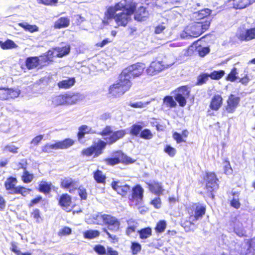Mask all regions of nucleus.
<instances>
[{
    "label": "nucleus",
    "instance_id": "1",
    "mask_svg": "<svg viewBox=\"0 0 255 255\" xmlns=\"http://www.w3.org/2000/svg\"><path fill=\"white\" fill-rule=\"evenodd\" d=\"M132 14L134 20L139 22L145 20L149 15L146 7L141 5L137 8L134 0H122L107 8L103 22L108 24L114 19L118 26L126 27L131 20Z\"/></svg>",
    "mask_w": 255,
    "mask_h": 255
},
{
    "label": "nucleus",
    "instance_id": "2",
    "mask_svg": "<svg viewBox=\"0 0 255 255\" xmlns=\"http://www.w3.org/2000/svg\"><path fill=\"white\" fill-rule=\"evenodd\" d=\"M98 134L102 136H109L105 138L106 141L99 139L97 142H94L91 145L83 149L81 152L82 156L87 157L93 155L94 158L99 156L103 153L107 144H113L124 137L126 134V131L125 129H120L113 131L111 126H106Z\"/></svg>",
    "mask_w": 255,
    "mask_h": 255
},
{
    "label": "nucleus",
    "instance_id": "3",
    "mask_svg": "<svg viewBox=\"0 0 255 255\" xmlns=\"http://www.w3.org/2000/svg\"><path fill=\"white\" fill-rule=\"evenodd\" d=\"M186 211L189 217L182 219L180 221V225L186 232L193 231L195 226L194 222L201 219L206 214V206L200 203H194L186 208Z\"/></svg>",
    "mask_w": 255,
    "mask_h": 255
},
{
    "label": "nucleus",
    "instance_id": "4",
    "mask_svg": "<svg viewBox=\"0 0 255 255\" xmlns=\"http://www.w3.org/2000/svg\"><path fill=\"white\" fill-rule=\"evenodd\" d=\"M100 219L107 227V229L103 228V231L107 234L111 243L112 244L118 243L119 241V237L116 235L111 234L108 230L113 233L119 231L121 226L120 220L115 216L106 214L101 215Z\"/></svg>",
    "mask_w": 255,
    "mask_h": 255
},
{
    "label": "nucleus",
    "instance_id": "5",
    "mask_svg": "<svg viewBox=\"0 0 255 255\" xmlns=\"http://www.w3.org/2000/svg\"><path fill=\"white\" fill-rule=\"evenodd\" d=\"M131 86L130 80L125 79L120 74L118 79L109 87V93L115 97H118L128 91Z\"/></svg>",
    "mask_w": 255,
    "mask_h": 255
},
{
    "label": "nucleus",
    "instance_id": "6",
    "mask_svg": "<svg viewBox=\"0 0 255 255\" xmlns=\"http://www.w3.org/2000/svg\"><path fill=\"white\" fill-rule=\"evenodd\" d=\"M205 183V189L209 194V196L212 199H214V193L219 188V180L216 174L214 172H205L203 177Z\"/></svg>",
    "mask_w": 255,
    "mask_h": 255
},
{
    "label": "nucleus",
    "instance_id": "7",
    "mask_svg": "<svg viewBox=\"0 0 255 255\" xmlns=\"http://www.w3.org/2000/svg\"><path fill=\"white\" fill-rule=\"evenodd\" d=\"M146 68L144 63L137 62L124 69L121 74L127 79H134L143 75Z\"/></svg>",
    "mask_w": 255,
    "mask_h": 255
},
{
    "label": "nucleus",
    "instance_id": "8",
    "mask_svg": "<svg viewBox=\"0 0 255 255\" xmlns=\"http://www.w3.org/2000/svg\"><path fill=\"white\" fill-rule=\"evenodd\" d=\"M75 143V141L71 138H67L62 140L58 141L53 144L46 143L41 147L43 153H50L53 149H67Z\"/></svg>",
    "mask_w": 255,
    "mask_h": 255
},
{
    "label": "nucleus",
    "instance_id": "9",
    "mask_svg": "<svg viewBox=\"0 0 255 255\" xmlns=\"http://www.w3.org/2000/svg\"><path fill=\"white\" fill-rule=\"evenodd\" d=\"M209 27V23L206 22L205 24L194 22L187 25L185 29V33L190 36L197 37L207 31Z\"/></svg>",
    "mask_w": 255,
    "mask_h": 255
},
{
    "label": "nucleus",
    "instance_id": "10",
    "mask_svg": "<svg viewBox=\"0 0 255 255\" xmlns=\"http://www.w3.org/2000/svg\"><path fill=\"white\" fill-rule=\"evenodd\" d=\"M173 92L174 93V98L178 103L179 106L184 107L187 104V99L190 96V90L188 86H181L176 88Z\"/></svg>",
    "mask_w": 255,
    "mask_h": 255
},
{
    "label": "nucleus",
    "instance_id": "11",
    "mask_svg": "<svg viewBox=\"0 0 255 255\" xmlns=\"http://www.w3.org/2000/svg\"><path fill=\"white\" fill-rule=\"evenodd\" d=\"M117 154L113 157H108L104 159V162L108 166H114L120 163L124 164H129L135 162V160L124 154L123 152L118 151Z\"/></svg>",
    "mask_w": 255,
    "mask_h": 255
},
{
    "label": "nucleus",
    "instance_id": "12",
    "mask_svg": "<svg viewBox=\"0 0 255 255\" xmlns=\"http://www.w3.org/2000/svg\"><path fill=\"white\" fill-rule=\"evenodd\" d=\"M20 90L16 88L0 87V101H10L17 98Z\"/></svg>",
    "mask_w": 255,
    "mask_h": 255
},
{
    "label": "nucleus",
    "instance_id": "13",
    "mask_svg": "<svg viewBox=\"0 0 255 255\" xmlns=\"http://www.w3.org/2000/svg\"><path fill=\"white\" fill-rule=\"evenodd\" d=\"M211 12V10L208 8L203 9L195 12L192 16L193 20L202 24H205L207 22L209 23V27H210L212 20L210 17Z\"/></svg>",
    "mask_w": 255,
    "mask_h": 255
},
{
    "label": "nucleus",
    "instance_id": "14",
    "mask_svg": "<svg viewBox=\"0 0 255 255\" xmlns=\"http://www.w3.org/2000/svg\"><path fill=\"white\" fill-rule=\"evenodd\" d=\"M236 37L241 41H249L255 39V27L250 28H240Z\"/></svg>",
    "mask_w": 255,
    "mask_h": 255
},
{
    "label": "nucleus",
    "instance_id": "15",
    "mask_svg": "<svg viewBox=\"0 0 255 255\" xmlns=\"http://www.w3.org/2000/svg\"><path fill=\"white\" fill-rule=\"evenodd\" d=\"M119 181H114L111 183L112 188L123 198H128L129 197L131 191V187L127 184H119Z\"/></svg>",
    "mask_w": 255,
    "mask_h": 255
},
{
    "label": "nucleus",
    "instance_id": "16",
    "mask_svg": "<svg viewBox=\"0 0 255 255\" xmlns=\"http://www.w3.org/2000/svg\"><path fill=\"white\" fill-rule=\"evenodd\" d=\"M130 197L129 200L132 202H135L136 204L141 203L143 198L144 190L139 184H136L131 188Z\"/></svg>",
    "mask_w": 255,
    "mask_h": 255
},
{
    "label": "nucleus",
    "instance_id": "17",
    "mask_svg": "<svg viewBox=\"0 0 255 255\" xmlns=\"http://www.w3.org/2000/svg\"><path fill=\"white\" fill-rule=\"evenodd\" d=\"M205 37L204 36L202 37L201 38L198 39L197 41H195L192 45H190L186 50V55L187 56H191L194 54L195 50H197L199 55L201 57H204L206 54L209 53L210 48L208 47H198L194 46L195 44H196L198 41H199L201 39Z\"/></svg>",
    "mask_w": 255,
    "mask_h": 255
},
{
    "label": "nucleus",
    "instance_id": "18",
    "mask_svg": "<svg viewBox=\"0 0 255 255\" xmlns=\"http://www.w3.org/2000/svg\"><path fill=\"white\" fill-rule=\"evenodd\" d=\"M78 182L70 177H64L60 181V185L62 189L66 190L70 193L78 189Z\"/></svg>",
    "mask_w": 255,
    "mask_h": 255
},
{
    "label": "nucleus",
    "instance_id": "19",
    "mask_svg": "<svg viewBox=\"0 0 255 255\" xmlns=\"http://www.w3.org/2000/svg\"><path fill=\"white\" fill-rule=\"evenodd\" d=\"M59 206L67 212L71 211L72 201V197L67 193L62 194L58 199Z\"/></svg>",
    "mask_w": 255,
    "mask_h": 255
},
{
    "label": "nucleus",
    "instance_id": "20",
    "mask_svg": "<svg viewBox=\"0 0 255 255\" xmlns=\"http://www.w3.org/2000/svg\"><path fill=\"white\" fill-rule=\"evenodd\" d=\"M54 52L52 50H48L39 57V69L47 66L53 62Z\"/></svg>",
    "mask_w": 255,
    "mask_h": 255
},
{
    "label": "nucleus",
    "instance_id": "21",
    "mask_svg": "<svg viewBox=\"0 0 255 255\" xmlns=\"http://www.w3.org/2000/svg\"><path fill=\"white\" fill-rule=\"evenodd\" d=\"M240 102V98L235 95L230 94L227 100V105L225 107L226 112L229 114L235 112L238 107Z\"/></svg>",
    "mask_w": 255,
    "mask_h": 255
},
{
    "label": "nucleus",
    "instance_id": "22",
    "mask_svg": "<svg viewBox=\"0 0 255 255\" xmlns=\"http://www.w3.org/2000/svg\"><path fill=\"white\" fill-rule=\"evenodd\" d=\"M53 102L57 106L63 105H72L75 103L73 100V95L68 94H60L56 96L54 98Z\"/></svg>",
    "mask_w": 255,
    "mask_h": 255
},
{
    "label": "nucleus",
    "instance_id": "23",
    "mask_svg": "<svg viewBox=\"0 0 255 255\" xmlns=\"http://www.w3.org/2000/svg\"><path fill=\"white\" fill-rule=\"evenodd\" d=\"M166 66L162 62L158 61H152L146 69V72L150 76L155 75L163 70Z\"/></svg>",
    "mask_w": 255,
    "mask_h": 255
},
{
    "label": "nucleus",
    "instance_id": "24",
    "mask_svg": "<svg viewBox=\"0 0 255 255\" xmlns=\"http://www.w3.org/2000/svg\"><path fill=\"white\" fill-rule=\"evenodd\" d=\"M223 104V98L220 94H215L212 97L210 104L209 108L213 111H218Z\"/></svg>",
    "mask_w": 255,
    "mask_h": 255
},
{
    "label": "nucleus",
    "instance_id": "25",
    "mask_svg": "<svg viewBox=\"0 0 255 255\" xmlns=\"http://www.w3.org/2000/svg\"><path fill=\"white\" fill-rule=\"evenodd\" d=\"M149 190L156 195H160L163 191V187L160 183L158 182H146Z\"/></svg>",
    "mask_w": 255,
    "mask_h": 255
},
{
    "label": "nucleus",
    "instance_id": "26",
    "mask_svg": "<svg viewBox=\"0 0 255 255\" xmlns=\"http://www.w3.org/2000/svg\"><path fill=\"white\" fill-rule=\"evenodd\" d=\"M94 132L92 131L91 128L86 125H83L78 128V131L77 133V137L78 141H80L85 137L86 134H92Z\"/></svg>",
    "mask_w": 255,
    "mask_h": 255
},
{
    "label": "nucleus",
    "instance_id": "27",
    "mask_svg": "<svg viewBox=\"0 0 255 255\" xmlns=\"http://www.w3.org/2000/svg\"><path fill=\"white\" fill-rule=\"evenodd\" d=\"M70 25V19L67 16L60 17L54 23L53 27L55 29H61L67 27Z\"/></svg>",
    "mask_w": 255,
    "mask_h": 255
},
{
    "label": "nucleus",
    "instance_id": "28",
    "mask_svg": "<svg viewBox=\"0 0 255 255\" xmlns=\"http://www.w3.org/2000/svg\"><path fill=\"white\" fill-rule=\"evenodd\" d=\"M39 62L38 57L30 56L26 59L25 64L27 69L31 70L39 67Z\"/></svg>",
    "mask_w": 255,
    "mask_h": 255
},
{
    "label": "nucleus",
    "instance_id": "29",
    "mask_svg": "<svg viewBox=\"0 0 255 255\" xmlns=\"http://www.w3.org/2000/svg\"><path fill=\"white\" fill-rule=\"evenodd\" d=\"M52 183L51 182H47L46 181H41L38 187V191L45 195L49 194L52 189Z\"/></svg>",
    "mask_w": 255,
    "mask_h": 255
},
{
    "label": "nucleus",
    "instance_id": "30",
    "mask_svg": "<svg viewBox=\"0 0 255 255\" xmlns=\"http://www.w3.org/2000/svg\"><path fill=\"white\" fill-rule=\"evenodd\" d=\"M76 82L75 77H69L67 79L61 80L57 83L59 89H67L74 85Z\"/></svg>",
    "mask_w": 255,
    "mask_h": 255
},
{
    "label": "nucleus",
    "instance_id": "31",
    "mask_svg": "<svg viewBox=\"0 0 255 255\" xmlns=\"http://www.w3.org/2000/svg\"><path fill=\"white\" fill-rule=\"evenodd\" d=\"M233 7L236 9H243L255 2V0H233Z\"/></svg>",
    "mask_w": 255,
    "mask_h": 255
},
{
    "label": "nucleus",
    "instance_id": "32",
    "mask_svg": "<svg viewBox=\"0 0 255 255\" xmlns=\"http://www.w3.org/2000/svg\"><path fill=\"white\" fill-rule=\"evenodd\" d=\"M17 183V180L15 177L12 176L8 177L4 184L5 189L9 191V193L11 191H13L16 187L15 185Z\"/></svg>",
    "mask_w": 255,
    "mask_h": 255
},
{
    "label": "nucleus",
    "instance_id": "33",
    "mask_svg": "<svg viewBox=\"0 0 255 255\" xmlns=\"http://www.w3.org/2000/svg\"><path fill=\"white\" fill-rule=\"evenodd\" d=\"M93 178L97 183L103 184L106 183V176L103 174L102 171L97 169L93 172Z\"/></svg>",
    "mask_w": 255,
    "mask_h": 255
},
{
    "label": "nucleus",
    "instance_id": "34",
    "mask_svg": "<svg viewBox=\"0 0 255 255\" xmlns=\"http://www.w3.org/2000/svg\"><path fill=\"white\" fill-rule=\"evenodd\" d=\"M54 52H57L56 56L59 58H61L64 56L69 54L70 51V47L69 45H66L61 47H55L52 49Z\"/></svg>",
    "mask_w": 255,
    "mask_h": 255
},
{
    "label": "nucleus",
    "instance_id": "35",
    "mask_svg": "<svg viewBox=\"0 0 255 255\" xmlns=\"http://www.w3.org/2000/svg\"><path fill=\"white\" fill-rule=\"evenodd\" d=\"M176 102V101L173 99L172 96H165L163 99V105L170 109L175 108L177 106Z\"/></svg>",
    "mask_w": 255,
    "mask_h": 255
},
{
    "label": "nucleus",
    "instance_id": "36",
    "mask_svg": "<svg viewBox=\"0 0 255 255\" xmlns=\"http://www.w3.org/2000/svg\"><path fill=\"white\" fill-rule=\"evenodd\" d=\"M31 191V189L27 188L24 186H16L13 191L10 192L11 194H20L23 197L26 196L27 194Z\"/></svg>",
    "mask_w": 255,
    "mask_h": 255
},
{
    "label": "nucleus",
    "instance_id": "37",
    "mask_svg": "<svg viewBox=\"0 0 255 255\" xmlns=\"http://www.w3.org/2000/svg\"><path fill=\"white\" fill-rule=\"evenodd\" d=\"M232 195H233V198L230 201V205L231 207L236 209H239L241 206L239 198L240 193L239 192H234L232 193Z\"/></svg>",
    "mask_w": 255,
    "mask_h": 255
},
{
    "label": "nucleus",
    "instance_id": "38",
    "mask_svg": "<svg viewBox=\"0 0 255 255\" xmlns=\"http://www.w3.org/2000/svg\"><path fill=\"white\" fill-rule=\"evenodd\" d=\"M18 25L22 28L24 30L31 33L37 32L39 30L38 27L36 25H31L26 22H20L18 23Z\"/></svg>",
    "mask_w": 255,
    "mask_h": 255
},
{
    "label": "nucleus",
    "instance_id": "39",
    "mask_svg": "<svg viewBox=\"0 0 255 255\" xmlns=\"http://www.w3.org/2000/svg\"><path fill=\"white\" fill-rule=\"evenodd\" d=\"M143 126L137 124H133L130 128L129 134L134 136H139Z\"/></svg>",
    "mask_w": 255,
    "mask_h": 255
},
{
    "label": "nucleus",
    "instance_id": "40",
    "mask_svg": "<svg viewBox=\"0 0 255 255\" xmlns=\"http://www.w3.org/2000/svg\"><path fill=\"white\" fill-rule=\"evenodd\" d=\"M100 233L98 230H88L83 232V237L85 239L91 240L98 237Z\"/></svg>",
    "mask_w": 255,
    "mask_h": 255
},
{
    "label": "nucleus",
    "instance_id": "41",
    "mask_svg": "<svg viewBox=\"0 0 255 255\" xmlns=\"http://www.w3.org/2000/svg\"><path fill=\"white\" fill-rule=\"evenodd\" d=\"M21 168L24 170L23 174L21 176V180L24 183L31 182L34 178L33 175L29 173V172L26 170V168L25 166H22Z\"/></svg>",
    "mask_w": 255,
    "mask_h": 255
},
{
    "label": "nucleus",
    "instance_id": "42",
    "mask_svg": "<svg viewBox=\"0 0 255 255\" xmlns=\"http://www.w3.org/2000/svg\"><path fill=\"white\" fill-rule=\"evenodd\" d=\"M138 233L141 239H146L151 236L152 230L148 227L140 230Z\"/></svg>",
    "mask_w": 255,
    "mask_h": 255
},
{
    "label": "nucleus",
    "instance_id": "43",
    "mask_svg": "<svg viewBox=\"0 0 255 255\" xmlns=\"http://www.w3.org/2000/svg\"><path fill=\"white\" fill-rule=\"evenodd\" d=\"M225 74V71L223 70H220L218 71L214 70L209 74V76L212 80H218L221 79Z\"/></svg>",
    "mask_w": 255,
    "mask_h": 255
},
{
    "label": "nucleus",
    "instance_id": "44",
    "mask_svg": "<svg viewBox=\"0 0 255 255\" xmlns=\"http://www.w3.org/2000/svg\"><path fill=\"white\" fill-rule=\"evenodd\" d=\"M238 72L237 68L236 67H233L230 73L225 77L226 80L230 82H234L238 78Z\"/></svg>",
    "mask_w": 255,
    "mask_h": 255
},
{
    "label": "nucleus",
    "instance_id": "45",
    "mask_svg": "<svg viewBox=\"0 0 255 255\" xmlns=\"http://www.w3.org/2000/svg\"><path fill=\"white\" fill-rule=\"evenodd\" d=\"M209 74L202 73L200 74L197 78L196 85H202L205 84L209 79Z\"/></svg>",
    "mask_w": 255,
    "mask_h": 255
},
{
    "label": "nucleus",
    "instance_id": "46",
    "mask_svg": "<svg viewBox=\"0 0 255 255\" xmlns=\"http://www.w3.org/2000/svg\"><path fill=\"white\" fill-rule=\"evenodd\" d=\"M16 47V44L12 40L8 39L3 42L1 41V48L3 50L12 49Z\"/></svg>",
    "mask_w": 255,
    "mask_h": 255
},
{
    "label": "nucleus",
    "instance_id": "47",
    "mask_svg": "<svg viewBox=\"0 0 255 255\" xmlns=\"http://www.w3.org/2000/svg\"><path fill=\"white\" fill-rule=\"evenodd\" d=\"M153 136V135L149 129L144 128L143 130L141 129L139 137L144 139L149 140L151 139Z\"/></svg>",
    "mask_w": 255,
    "mask_h": 255
},
{
    "label": "nucleus",
    "instance_id": "48",
    "mask_svg": "<svg viewBox=\"0 0 255 255\" xmlns=\"http://www.w3.org/2000/svg\"><path fill=\"white\" fill-rule=\"evenodd\" d=\"M166 228V223L164 220L158 221L154 228L156 233H161L163 232Z\"/></svg>",
    "mask_w": 255,
    "mask_h": 255
},
{
    "label": "nucleus",
    "instance_id": "49",
    "mask_svg": "<svg viewBox=\"0 0 255 255\" xmlns=\"http://www.w3.org/2000/svg\"><path fill=\"white\" fill-rule=\"evenodd\" d=\"M72 234V229L67 226H64L61 228L58 232L57 235L59 237H62L67 236Z\"/></svg>",
    "mask_w": 255,
    "mask_h": 255
},
{
    "label": "nucleus",
    "instance_id": "50",
    "mask_svg": "<svg viewBox=\"0 0 255 255\" xmlns=\"http://www.w3.org/2000/svg\"><path fill=\"white\" fill-rule=\"evenodd\" d=\"M10 251L14 253L16 255H31V254L29 252L22 253L18 249V247L15 243H11Z\"/></svg>",
    "mask_w": 255,
    "mask_h": 255
},
{
    "label": "nucleus",
    "instance_id": "51",
    "mask_svg": "<svg viewBox=\"0 0 255 255\" xmlns=\"http://www.w3.org/2000/svg\"><path fill=\"white\" fill-rule=\"evenodd\" d=\"M163 151L171 157H174L176 153V149L170 145H166Z\"/></svg>",
    "mask_w": 255,
    "mask_h": 255
},
{
    "label": "nucleus",
    "instance_id": "52",
    "mask_svg": "<svg viewBox=\"0 0 255 255\" xmlns=\"http://www.w3.org/2000/svg\"><path fill=\"white\" fill-rule=\"evenodd\" d=\"M38 4L45 6H56L59 0H36Z\"/></svg>",
    "mask_w": 255,
    "mask_h": 255
},
{
    "label": "nucleus",
    "instance_id": "53",
    "mask_svg": "<svg viewBox=\"0 0 255 255\" xmlns=\"http://www.w3.org/2000/svg\"><path fill=\"white\" fill-rule=\"evenodd\" d=\"M30 216L34 219L37 223H40V222L42 220L41 217L40 211L37 208H35L33 210V211L30 213Z\"/></svg>",
    "mask_w": 255,
    "mask_h": 255
},
{
    "label": "nucleus",
    "instance_id": "54",
    "mask_svg": "<svg viewBox=\"0 0 255 255\" xmlns=\"http://www.w3.org/2000/svg\"><path fill=\"white\" fill-rule=\"evenodd\" d=\"M94 251L98 255H106L107 252V249H106L105 247L101 245H95L93 248Z\"/></svg>",
    "mask_w": 255,
    "mask_h": 255
},
{
    "label": "nucleus",
    "instance_id": "55",
    "mask_svg": "<svg viewBox=\"0 0 255 255\" xmlns=\"http://www.w3.org/2000/svg\"><path fill=\"white\" fill-rule=\"evenodd\" d=\"M130 249L132 255H137L141 250V246L136 242H132Z\"/></svg>",
    "mask_w": 255,
    "mask_h": 255
},
{
    "label": "nucleus",
    "instance_id": "56",
    "mask_svg": "<svg viewBox=\"0 0 255 255\" xmlns=\"http://www.w3.org/2000/svg\"><path fill=\"white\" fill-rule=\"evenodd\" d=\"M223 163L224 164V173L227 175L231 174L233 171V169L231 167L230 161L227 159H225V160H224Z\"/></svg>",
    "mask_w": 255,
    "mask_h": 255
},
{
    "label": "nucleus",
    "instance_id": "57",
    "mask_svg": "<svg viewBox=\"0 0 255 255\" xmlns=\"http://www.w3.org/2000/svg\"><path fill=\"white\" fill-rule=\"evenodd\" d=\"M150 204L152 205L154 208L158 209L161 207V200L159 197H155L150 202Z\"/></svg>",
    "mask_w": 255,
    "mask_h": 255
},
{
    "label": "nucleus",
    "instance_id": "58",
    "mask_svg": "<svg viewBox=\"0 0 255 255\" xmlns=\"http://www.w3.org/2000/svg\"><path fill=\"white\" fill-rule=\"evenodd\" d=\"M43 135H38L32 139L30 143L34 146H36L40 143L43 138Z\"/></svg>",
    "mask_w": 255,
    "mask_h": 255
},
{
    "label": "nucleus",
    "instance_id": "59",
    "mask_svg": "<svg viewBox=\"0 0 255 255\" xmlns=\"http://www.w3.org/2000/svg\"><path fill=\"white\" fill-rule=\"evenodd\" d=\"M172 137L177 143L186 142V140L184 139L181 134L176 131L173 133Z\"/></svg>",
    "mask_w": 255,
    "mask_h": 255
},
{
    "label": "nucleus",
    "instance_id": "60",
    "mask_svg": "<svg viewBox=\"0 0 255 255\" xmlns=\"http://www.w3.org/2000/svg\"><path fill=\"white\" fill-rule=\"evenodd\" d=\"M18 147H16L13 145L7 144L3 148V151H8L13 153H17Z\"/></svg>",
    "mask_w": 255,
    "mask_h": 255
},
{
    "label": "nucleus",
    "instance_id": "61",
    "mask_svg": "<svg viewBox=\"0 0 255 255\" xmlns=\"http://www.w3.org/2000/svg\"><path fill=\"white\" fill-rule=\"evenodd\" d=\"M78 190V194L81 200H86L87 198V190L85 188L80 187L77 189Z\"/></svg>",
    "mask_w": 255,
    "mask_h": 255
},
{
    "label": "nucleus",
    "instance_id": "62",
    "mask_svg": "<svg viewBox=\"0 0 255 255\" xmlns=\"http://www.w3.org/2000/svg\"><path fill=\"white\" fill-rule=\"evenodd\" d=\"M41 201H42V197L41 196H37L30 201L29 203L28 204V206L29 208H31L37 204Z\"/></svg>",
    "mask_w": 255,
    "mask_h": 255
},
{
    "label": "nucleus",
    "instance_id": "63",
    "mask_svg": "<svg viewBox=\"0 0 255 255\" xmlns=\"http://www.w3.org/2000/svg\"><path fill=\"white\" fill-rule=\"evenodd\" d=\"M106 255H119V254L118 252L114 250L112 247H107Z\"/></svg>",
    "mask_w": 255,
    "mask_h": 255
},
{
    "label": "nucleus",
    "instance_id": "64",
    "mask_svg": "<svg viewBox=\"0 0 255 255\" xmlns=\"http://www.w3.org/2000/svg\"><path fill=\"white\" fill-rule=\"evenodd\" d=\"M85 20V19L84 17L82 16L81 15L78 14L76 16V19L74 23L76 25H80Z\"/></svg>",
    "mask_w": 255,
    "mask_h": 255
}]
</instances>
